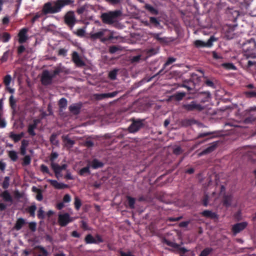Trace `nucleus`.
Segmentation results:
<instances>
[{"mask_svg":"<svg viewBox=\"0 0 256 256\" xmlns=\"http://www.w3.org/2000/svg\"><path fill=\"white\" fill-rule=\"evenodd\" d=\"M33 191H38V194L36 196V198L38 201H41L42 200L43 196L41 191L40 190L37 189L36 187L34 186L32 188Z\"/></svg>","mask_w":256,"mask_h":256,"instance_id":"50","label":"nucleus"},{"mask_svg":"<svg viewBox=\"0 0 256 256\" xmlns=\"http://www.w3.org/2000/svg\"><path fill=\"white\" fill-rule=\"evenodd\" d=\"M160 34H161V33H152L151 34L152 37H153L154 39L156 40L159 42H166V38L160 37Z\"/></svg>","mask_w":256,"mask_h":256,"instance_id":"36","label":"nucleus"},{"mask_svg":"<svg viewBox=\"0 0 256 256\" xmlns=\"http://www.w3.org/2000/svg\"><path fill=\"white\" fill-rule=\"evenodd\" d=\"M28 32V29L26 28H22L20 30L18 34V41L20 44H22L26 42L28 39V36L27 35Z\"/></svg>","mask_w":256,"mask_h":256,"instance_id":"14","label":"nucleus"},{"mask_svg":"<svg viewBox=\"0 0 256 256\" xmlns=\"http://www.w3.org/2000/svg\"><path fill=\"white\" fill-rule=\"evenodd\" d=\"M12 76L10 74H7L4 78L3 82L6 86V87L8 86L12 82Z\"/></svg>","mask_w":256,"mask_h":256,"instance_id":"41","label":"nucleus"},{"mask_svg":"<svg viewBox=\"0 0 256 256\" xmlns=\"http://www.w3.org/2000/svg\"><path fill=\"white\" fill-rule=\"evenodd\" d=\"M66 24L70 28H72L75 24L76 18L73 12H70L64 17Z\"/></svg>","mask_w":256,"mask_h":256,"instance_id":"12","label":"nucleus"},{"mask_svg":"<svg viewBox=\"0 0 256 256\" xmlns=\"http://www.w3.org/2000/svg\"><path fill=\"white\" fill-rule=\"evenodd\" d=\"M201 215L206 218H210L214 220H218V216L216 213L210 210H204L201 212Z\"/></svg>","mask_w":256,"mask_h":256,"instance_id":"18","label":"nucleus"},{"mask_svg":"<svg viewBox=\"0 0 256 256\" xmlns=\"http://www.w3.org/2000/svg\"><path fill=\"white\" fill-rule=\"evenodd\" d=\"M36 248L42 252L43 256H48V252L43 246H36Z\"/></svg>","mask_w":256,"mask_h":256,"instance_id":"58","label":"nucleus"},{"mask_svg":"<svg viewBox=\"0 0 256 256\" xmlns=\"http://www.w3.org/2000/svg\"><path fill=\"white\" fill-rule=\"evenodd\" d=\"M242 50L246 58H256V42L254 38L246 40L242 44Z\"/></svg>","mask_w":256,"mask_h":256,"instance_id":"1","label":"nucleus"},{"mask_svg":"<svg viewBox=\"0 0 256 256\" xmlns=\"http://www.w3.org/2000/svg\"><path fill=\"white\" fill-rule=\"evenodd\" d=\"M62 139L63 142L65 143L66 146L67 148H71L75 144L74 140L69 138L68 135L63 136H62Z\"/></svg>","mask_w":256,"mask_h":256,"instance_id":"26","label":"nucleus"},{"mask_svg":"<svg viewBox=\"0 0 256 256\" xmlns=\"http://www.w3.org/2000/svg\"><path fill=\"white\" fill-rule=\"evenodd\" d=\"M37 216L38 219L43 220L45 218L44 212L42 210V208H40L38 212Z\"/></svg>","mask_w":256,"mask_h":256,"instance_id":"55","label":"nucleus"},{"mask_svg":"<svg viewBox=\"0 0 256 256\" xmlns=\"http://www.w3.org/2000/svg\"><path fill=\"white\" fill-rule=\"evenodd\" d=\"M164 242L168 246H170L174 248L178 249L180 252L184 254H185L188 251L184 247H180V246L178 244L170 241L166 239L164 240Z\"/></svg>","mask_w":256,"mask_h":256,"instance_id":"17","label":"nucleus"},{"mask_svg":"<svg viewBox=\"0 0 256 256\" xmlns=\"http://www.w3.org/2000/svg\"><path fill=\"white\" fill-rule=\"evenodd\" d=\"M50 167L54 170L55 176L58 179L60 177L62 176V174H61L62 170L58 164L55 162H51Z\"/></svg>","mask_w":256,"mask_h":256,"instance_id":"21","label":"nucleus"},{"mask_svg":"<svg viewBox=\"0 0 256 256\" xmlns=\"http://www.w3.org/2000/svg\"><path fill=\"white\" fill-rule=\"evenodd\" d=\"M74 33L80 37H82L84 36L85 34V30L84 28H79L77 30L76 32Z\"/></svg>","mask_w":256,"mask_h":256,"instance_id":"60","label":"nucleus"},{"mask_svg":"<svg viewBox=\"0 0 256 256\" xmlns=\"http://www.w3.org/2000/svg\"><path fill=\"white\" fill-rule=\"evenodd\" d=\"M182 107L184 110L188 112H200L204 109V107L203 106L198 104L196 101H192L190 103L184 104Z\"/></svg>","mask_w":256,"mask_h":256,"instance_id":"5","label":"nucleus"},{"mask_svg":"<svg viewBox=\"0 0 256 256\" xmlns=\"http://www.w3.org/2000/svg\"><path fill=\"white\" fill-rule=\"evenodd\" d=\"M40 170L43 174H47L50 176H52V174L50 172L48 166L44 164H42L40 167Z\"/></svg>","mask_w":256,"mask_h":256,"instance_id":"44","label":"nucleus"},{"mask_svg":"<svg viewBox=\"0 0 256 256\" xmlns=\"http://www.w3.org/2000/svg\"><path fill=\"white\" fill-rule=\"evenodd\" d=\"M197 124V121L194 118H186L182 120V124L184 126H189Z\"/></svg>","mask_w":256,"mask_h":256,"instance_id":"28","label":"nucleus"},{"mask_svg":"<svg viewBox=\"0 0 256 256\" xmlns=\"http://www.w3.org/2000/svg\"><path fill=\"white\" fill-rule=\"evenodd\" d=\"M182 152V150L180 146H178L173 149V153L176 155H180Z\"/></svg>","mask_w":256,"mask_h":256,"instance_id":"59","label":"nucleus"},{"mask_svg":"<svg viewBox=\"0 0 256 256\" xmlns=\"http://www.w3.org/2000/svg\"><path fill=\"white\" fill-rule=\"evenodd\" d=\"M217 40V38L214 36H211L206 42H203L201 40H196L194 42V46L196 48H210L214 42Z\"/></svg>","mask_w":256,"mask_h":256,"instance_id":"7","label":"nucleus"},{"mask_svg":"<svg viewBox=\"0 0 256 256\" xmlns=\"http://www.w3.org/2000/svg\"><path fill=\"white\" fill-rule=\"evenodd\" d=\"M89 165L93 169H98V168H102L104 166V164L102 162L99 161L98 159L94 158Z\"/></svg>","mask_w":256,"mask_h":256,"instance_id":"23","label":"nucleus"},{"mask_svg":"<svg viewBox=\"0 0 256 256\" xmlns=\"http://www.w3.org/2000/svg\"><path fill=\"white\" fill-rule=\"evenodd\" d=\"M246 98H256V90H248L244 92Z\"/></svg>","mask_w":256,"mask_h":256,"instance_id":"49","label":"nucleus"},{"mask_svg":"<svg viewBox=\"0 0 256 256\" xmlns=\"http://www.w3.org/2000/svg\"><path fill=\"white\" fill-rule=\"evenodd\" d=\"M63 202L68 203L71 200V196L69 194H66L63 198Z\"/></svg>","mask_w":256,"mask_h":256,"instance_id":"64","label":"nucleus"},{"mask_svg":"<svg viewBox=\"0 0 256 256\" xmlns=\"http://www.w3.org/2000/svg\"><path fill=\"white\" fill-rule=\"evenodd\" d=\"M10 38V35L8 32H4L2 36V42H8Z\"/></svg>","mask_w":256,"mask_h":256,"instance_id":"54","label":"nucleus"},{"mask_svg":"<svg viewBox=\"0 0 256 256\" xmlns=\"http://www.w3.org/2000/svg\"><path fill=\"white\" fill-rule=\"evenodd\" d=\"M214 133H215V132H204V133H200L198 134L197 138H204V137H205L206 136L212 135Z\"/></svg>","mask_w":256,"mask_h":256,"instance_id":"61","label":"nucleus"},{"mask_svg":"<svg viewBox=\"0 0 256 256\" xmlns=\"http://www.w3.org/2000/svg\"><path fill=\"white\" fill-rule=\"evenodd\" d=\"M9 56H10V50H8L5 52L4 53L2 58H0L1 62H6L8 60Z\"/></svg>","mask_w":256,"mask_h":256,"instance_id":"56","label":"nucleus"},{"mask_svg":"<svg viewBox=\"0 0 256 256\" xmlns=\"http://www.w3.org/2000/svg\"><path fill=\"white\" fill-rule=\"evenodd\" d=\"M58 154L56 152H52L50 156V161L51 162H54V160L58 158Z\"/></svg>","mask_w":256,"mask_h":256,"instance_id":"62","label":"nucleus"},{"mask_svg":"<svg viewBox=\"0 0 256 256\" xmlns=\"http://www.w3.org/2000/svg\"><path fill=\"white\" fill-rule=\"evenodd\" d=\"M90 166L89 164H88L86 166L81 168L79 170L78 174L82 176H84L86 174H90Z\"/></svg>","mask_w":256,"mask_h":256,"instance_id":"37","label":"nucleus"},{"mask_svg":"<svg viewBox=\"0 0 256 256\" xmlns=\"http://www.w3.org/2000/svg\"><path fill=\"white\" fill-rule=\"evenodd\" d=\"M216 147V144H214L212 145L208 146L206 149L200 152L198 154V156H202L210 154L212 152Z\"/></svg>","mask_w":256,"mask_h":256,"instance_id":"22","label":"nucleus"},{"mask_svg":"<svg viewBox=\"0 0 256 256\" xmlns=\"http://www.w3.org/2000/svg\"><path fill=\"white\" fill-rule=\"evenodd\" d=\"M145 8L152 14L157 15L158 13V10L156 9L150 4H146Z\"/></svg>","mask_w":256,"mask_h":256,"instance_id":"38","label":"nucleus"},{"mask_svg":"<svg viewBox=\"0 0 256 256\" xmlns=\"http://www.w3.org/2000/svg\"><path fill=\"white\" fill-rule=\"evenodd\" d=\"M36 210V206L34 203L32 204L30 206H28L26 208V212H28L30 216L34 218L35 217V212Z\"/></svg>","mask_w":256,"mask_h":256,"instance_id":"29","label":"nucleus"},{"mask_svg":"<svg viewBox=\"0 0 256 256\" xmlns=\"http://www.w3.org/2000/svg\"><path fill=\"white\" fill-rule=\"evenodd\" d=\"M0 197L2 198L4 202H10V204L13 202V199L8 190H5L0 194Z\"/></svg>","mask_w":256,"mask_h":256,"instance_id":"20","label":"nucleus"},{"mask_svg":"<svg viewBox=\"0 0 256 256\" xmlns=\"http://www.w3.org/2000/svg\"><path fill=\"white\" fill-rule=\"evenodd\" d=\"M67 100L66 98H62L58 101V106L60 109L65 108L67 106Z\"/></svg>","mask_w":256,"mask_h":256,"instance_id":"40","label":"nucleus"},{"mask_svg":"<svg viewBox=\"0 0 256 256\" xmlns=\"http://www.w3.org/2000/svg\"><path fill=\"white\" fill-rule=\"evenodd\" d=\"M131 120L132 122V123L128 128V130L130 132L134 133L136 132H137L144 126V119L136 120L134 118H132Z\"/></svg>","mask_w":256,"mask_h":256,"instance_id":"4","label":"nucleus"},{"mask_svg":"<svg viewBox=\"0 0 256 256\" xmlns=\"http://www.w3.org/2000/svg\"><path fill=\"white\" fill-rule=\"evenodd\" d=\"M74 204L75 208L76 210H79L82 206V202L78 198L75 197Z\"/></svg>","mask_w":256,"mask_h":256,"instance_id":"51","label":"nucleus"},{"mask_svg":"<svg viewBox=\"0 0 256 256\" xmlns=\"http://www.w3.org/2000/svg\"><path fill=\"white\" fill-rule=\"evenodd\" d=\"M212 251V248H206L201 252L199 256H208Z\"/></svg>","mask_w":256,"mask_h":256,"instance_id":"39","label":"nucleus"},{"mask_svg":"<svg viewBox=\"0 0 256 256\" xmlns=\"http://www.w3.org/2000/svg\"><path fill=\"white\" fill-rule=\"evenodd\" d=\"M94 238L95 241L96 242V244L104 242V240L102 239V236L98 234H96Z\"/></svg>","mask_w":256,"mask_h":256,"instance_id":"63","label":"nucleus"},{"mask_svg":"<svg viewBox=\"0 0 256 256\" xmlns=\"http://www.w3.org/2000/svg\"><path fill=\"white\" fill-rule=\"evenodd\" d=\"M74 219L68 212L59 214L58 216V223L62 227L66 226L70 222H72Z\"/></svg>","mask_w":256,"mask_h":256,"instance_id":"6","label":"nucleus"},{"mask_svg":"<svg viewBox=\"0 0 256 256\" xmlns=\"http://www.w3.org/2000/svg\"><path fill=\"white\" fill-rule=\"evenodd\" d=\"M84 241L86 244H96V242L95 241L94 238L91 234H87L85 238Z\"/></svg>","mask_w":256,"mask_h":256,"instance_id":"35","label":"nucleus"},{"mask_svg":"<svg viewBox=\"0 0 256 256\" xmlns=\"http://www.w3.org/2000/svg\"><path fill=\"white\" fill-rule=\"evenodd\" d=\"M31 162V158L29 155L25 156L23 158L22 165L23 166H26L29 165Z\"/></svg>","mask_w":256,"mask_h":256,"instance_id":"45","label":"nucleus"},{"mask_svg":"<svg viewBox=\"0 0 256 256\" xmlns=\"http://www.w3.org/2000/svg\"><path fill=\"white\" fill-rule=\"evenodd\" d=\"M26 224V220L22 218H18L16 221V222L14 226V228L16 230H19Z\"/></svg>","mask_w":256,"mask_h":256,"instance_id":"27","label":"nucleus"},{"mask_svg":"<svg viewBox=\"0 0 256 256\" xmlns=\"http://www.w3.org/2000/svg\"><path fill=\"white\" fill-rule=\"evenodd\" d=\"M82 107V104L81 103H76L70 105L68 108L71 113L77 115L80 114Z\"/></svg>","mask_w":256,"mask_h":256,"instance_id":"19","label":"nucleus"},{"mask_svg":"<svg viewBox=\"0 0 256 256\" xmlns=\"http://www.w3.org/2000/svg\"><path fill=\"white\" fill-rule=\"evenodd\" d=\"M8 156L13 162H16L18 158L17 153L14 151H10Z\"/></svg>","mask_w":256,"mask_h":256,"instance_id":"43","label":"nucleus"},{"mask_svg":"<svg viewBox=\"0 0 256 256\" xmlns=\"http://www.w3.org/2000/svg\"><path fill=\"white\" fill-rule=\"evenodd\" d=\"M47 182H48L53 187H54V188L57 190H62L69 188V186L68 184L62 182H58L56 180L48 179L47 180Z\"/></svg>","mask_w":256,"mask_h":256,"instance_id":"15","label":"nucleus"},{"mask_svg":"<svg viewBox=\"0 0 256 256\" xmlns=\"http://www.w3.org/2000/svg\"><path fill=\"white\" fill-rule=\"evenodd\" d=\"M60 132H54L52 134L50 138V144L56 146H58L59 145V141L58 140L57 138L60 134Z\"/></svg>","mask_w":256,"mask_h":256,"instance_id":"25","label":"nucleus"},{"mask_svg":"<svg viewBox=\"0 0 256 256\" xmlns=\"http://www.w3.org/2000/svg\"><path fill=\"white\" fill-rule=\"evenodd\" d=\"M9 137L12 138L14 142H17L21 140L19 137V135L16 134L13 132H11L10 133Z\"/></svg>","mask_w":256,"mask_h":256,"instance_id":"47","label":"nucleus"},{"mask_svg":"<svg viewBox=\"0 0 256 256\" xmlns=\"http://www.w3.org/2000/svg\"><path fill=\"white\" fill-rule=\"evenodd\" d=\"M176 59L173 57L168 58L167 60L164 64V68H165L167 66L171 64L176 61Z\"/></svg>","mask_w":256,"mask_h":256,"instance_id":"48","label":"nucleus"},{"mask_svg":"<svg viewBox=\"0 0 256 256\" xmlns=\"http://www.w3.org/2000/svg\"><path fill=\"white\" fill-rule=\"evenodd\" d=\"M52 80L50 72L48 70H43L40 78L42 84L45 86L50 85L52 83Z\"/></svg>","mask_w":256,"mask_h":256,"instance_id":"9","label":"nucleus"},{"mask_svg":"<svg viewBox=\"0 0 256 256\" xmlns=\"http://www.w3.org/2000/svg\"><path fill=\"white\" fill-rule=\"evenodd\" d=\"M106 31V30H103L102 31L98 32H97L92 34L90 35V38L94 40L100 38H102V36H104V32Z\"/></svg>","mask_w":256,"mask_h":256,"instance_id":"34","label":"nucleus"},{"mask_svg":"<svg viewBox=\"0 0 256 256\" xmlns=\"http://www.w3.org/2000/svg\"><path fill=\"white\" fill-rule=\"evenodd\" d=\"M72 60L78 67H82L86 65L85 62L80 58L76 52H74L72 54Z\"/></svg>","mask_w":256,"mask_h":256,"instance_id":"16","label":"nucleus"},{"mask_svg":"<svg viewBox=\"0 0 256 256\" xmlns=\"http://www.w3.org/2000/svg\"><path fill=\"white\" fill-rule=\"evenodd\" d=\"M186 94L184 92H177L172 96L171 98L176 101H180L183 99Z\"/></svg>","mask_w":256,"mask_h":256,"instance_id":"30","label":"nucleus"},{"mask_svg":"<svg viewBox=\"0 0 256 256\" xmlns=\"http://www.w3.org/2000/svg\"><path fill=\"white\" fill-rule=\"evenodd\" d=\"M74 0H56L55 6L54 8V12H61L62 9L66 6L72 5Z\"/></svg>","mask_w":256,"mask_h":256,"instance_id":"8","label":"nucleus"},{"mask_svg":"<svg viewBox=\"0 0 256 256\" xmlns=\"http://www.w3.org/2000/svg\"><path fill=\"white\" fill-rule=\"evenodd\" d=\"M232 194H224L222 200L223 205L226 207H229L232 204Z\"/></svg>","mask_w":256,"mask_h":256,"instance_id":"24","label":"nucleus"},{"mask_svg":"<svg viewBox=\"0 0 256 256\" xmlns=\"http://www.w3.org/2000/svg\"><path fill=\"white\" fill-rule=\"evenodd\" d=\"M150 25L152 26L158 28L160 26V21L154 17H150Z\"/></svg>","mask_w":256,"mask_h":256,"instance_id":"33","label":"nucleus"},{"mask_svg":"<svg viewBox=\"0 0 256 256\" xmlns=\"http://www.w3.org/2000/svg\"><path fill=\"white\" fill-rule=\"evenodd\" d=\"M126 200L128 202V207L130 209H134V204L136 202V198H134L130 196H126Z\"/></svg>","mask_w":256,"mask_h":256,"instance_id":"31","label":"nucleus"},{"mask_svg":"<svg viewBox=\"0 0 256 256\" xmlns=\"http://www.w3.org/2000/svg\"><path fill=\"white\" fill-rule=\"evenodd\" d=\"M248 226V223L246 222H238L232 226V232L233 236H235L238 234L240 232L244 230Z\"/></svg>","mask_w":256,"mask_h":256,"instance_id":"10","label":"nucleus"},{"mask_svg":"<svg viewBox=\"0 0 256 256\" xmlns=\"http://www.w3.org/2000/svg\"><path fill=\"white\" fill-rule=\"evenodd\" d=\"M40 122V119H34L32 121V124H30L28 126V132L32 136H35L36 134L34 130L36 128L38 124Z\"/></svg>","mask_w":256,"mask_h":256,"instance_id":"11","label":"nucleus"},{"mask_svg":"<svg viewBox=\"0 0 256 256\" xmlns=\"http://www.w3.org/2000/svg\"><path fill=\"white\" fill-rule=\"evenodd\" d=\"M118 74V70L114 69L110 72L108 74V77L112 80H115L116 78V76Z\"/></svg>","mask_w":256,"mask_h":256,"instance_id":"46","label":"nucleus"},{"mask_svg":"<svg viewBox=\"0 0 256 256\" xmlns=\"http://www.w3.org/2000/svg\"><path fill=\"white\" fill-rule=\"evenodd\" d=\"M10 178L8 176H5L2 183V187L4 189L6 190L10 186Z\"/></svg>","mask_w":256,"mask_h":256,"instance_id":"42","label":"nucleus"},{"mask_svg":"<svg viewBox=\"0 0 256 256\" xmlns=\"http://www.w3.org/2000/svg\"><path fill=\"white\" fill-rule=\"evenodd\" d=\"M222 66L226 70H236V66L232 63H224L222 64Z\"/></svg>","mask_w":256,"mask_h":256,"instance_id":"52","label":"nucleus"},{"mask_svg":"<svg viewBox=\"0 0 256 256\" xmlns=\"http://www.w3.org/2000/svg\"><path fill=\"white\" fill-rule=\"evenodd\" d=\"M118 94V92L114 91L112 92L104 93V94H96L94 95V98L100 100L106 98H114Z\"/></svg>","mask_w":256,"mask_h":256,"instance_id":"13","label":"nucleus"},{"mask_svg":"<svg viewBox=\"0 0 256 256\" xmlns=\"http://www.w3.org/2000/svg\"><path fill=\"white\" fill-rule=\"evenodd\" d=\"M28 228L32 232H34L36 230V223L34 222L28 223Z\"/></svg>","mask_w":256,"mask_h":256,"instance_id":"57","label":"nucleus"},{"mask_svg":"<svg viewBox=\"0 0 256 256\" xmlns=\"http://www.w3.org/2000/svg\"><path fill=\"white\" fill-rule=\"evenodd\" d=\"M199 94L204 96V98L200 100V102L202 103L208 102L211 96L210 92H200Z\"/></svg>","mask_w":256,"mask_h":256,"instance_id":"32","label":"nucleus"},{"mask_svg":"<svg viewBox=\"0 0 256 256\" xmlns=\"http://www.w3.org/2000/svg\"><path fill=\"white\" fill-rule=\"evenodd\" d=\"M121 14L122 12L119 10L110 11L102 14L101 18L104 24H110L114 23Z\"/></svg>","mask_w":256,"mask_h":256,"instance_id":"3","label":"nucleus"},{"mask_svg":"<svg viewBox=\"0 0 256 256\" xmlns=\"http://www.w3.org/2000/svg\"><path fill=\"white\" fill-rule=\"evenodd\" d=\"M16 101L14 98L13 95H11L9 98V103L12 108H14L16 107Z\"/></svg>","mask_w":256,"mask_h":256,"instance_id":"53","label":"nucleus"},{"mask_svg":"<svg viewBox=\"0 0 256 256\" xmlns=\"http://www.w3.org/2000/svg\"><path fill=\"white\" fill-rule=\"evenodd\" d=\"M56 0L48 2H46L43 6L42 10L41 12H37L35 16L32 18L31 22L34 24L38 18L42 17L44 15H46L48 14H53L60 12H54V8L55 6Z\"/></svg>","mask_w":256,"mask_h":256,"instance_id":"2","label":"nucleus"}]
</instances>
